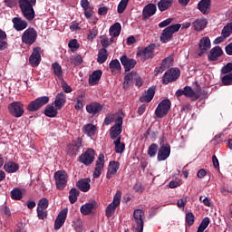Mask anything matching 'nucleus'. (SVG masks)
Returning <instances> with one entry per match:
<instances>
[{
  "label": "nucleus",
  "instance_id": "f257e3e1",
  "mask_svg": "<svg viewBox=\"0 0 232 232\" xmlns=\"http://www.w3.org/2000/svg\"><path fill=\"white\" fill-rule=\"evenodd\" d=\"M18 3L24 17L27 21H34L35 19L34 6H35L37 0H18Z\"/></svg>",
  "mask_w": 232,
  "mask_h": 232
},
{
  "label": "nucleus",
  "instance_id": "f03ea898",
  "mask_svg": "<svg viewBox=\"0 0 232 232\" xmlns=\"http://www.w3.org/2000/svg\"><path fill=\"white\" fill-rule=\"evenodd\" d=\"M202 93H206V92H202V89H200V87H198V89L194 91L191 87L185 86L184 90L179 89L176 92V97H182V95H185V97H188V99L195 102L198 101V99H200Z\"/></svg>",
  "mask_w": 232,
  "mask_h": 232
},
{
  "label": "nucleus",
  "instance_id": "7ed1b4c3",
  "mask_svg": "<svg viewBox=\"0 0 232 232\" xmlns=\"http://www.w3.org/2000/svg\"><path fill=\"white\" fill-rule=\"evenodd\" d=\"M181 26L182 24H175L165 28L160 35L161 43H169V41L173 39V34H177V32L180 30Z\"/></svg>",
  "mask_w": 232,
  "mask_h": 232
},
{
  "label": "nucleus",
  "instance_id": "20e7f679",
  "mask_svg": "<svg viewBox=\"0 0 232 232\" xmlns=\"http://www.w3.org/2000/svg\"><path fill=\"white\" fill-rule=\"evenodd\" d=\"M133 218L135 224L132 226L135 232L144 231V210L135 209L133 213Z\"/></svg>",
  "mask_w": 232,
  "mask_h": 232
},
{
  "label": "nucleus",
  "instance_id": "39448f33",
  "mask_svg": "<svg viewBox=\"0 0 232 232\" xmlns=\"http://www.w3.org/2000/svg\"><path fill=\"white\" fill-rule=\"evenodd\" d=\"M169 110H171V101L165 99L158 104L155 110V115L158 119H162L169 113Z\"/></svg>",
  "mask_w": 232,
  "mask_h": 232
},
{
  "label": "nucleus",
  "instance_id": "423d86ee",
  "mask_svg": "<svg viewBox=\"0 0 232 232\" xmlns=\"http://www.w3.org/2000/svg\"><path fill=\"white\" fill-rule=\"evenodd\" d=\"M21 39L24 44L32 46V44L37 41V31L32 27H29L23 33Z\"/></svg>",
  "mask_w": 232,
  "mask_h": 232
},
{
  "label": "nucleus",
  "instance_id": "0eeeda50",
  "mask_svg": "<svg viewBox=\"0 0 232 232\" xmlns=\"http://www.w3.org/2000/svg\"><path fill=\"white\" fill-rule=\"evenodd\" d=\"M54 180L57 189H64L68 184V173L64 170L56 171L54 173Z\"/></svg>",
  "mask_w": 232,
  "mask_h": 232
},
{
  "label": "nucleus",
  "instance_id": "6e6552de",
  "mask_svg": "<svg viewBox=\"0 0 232 232\" xmlns=\"http://www.w3.org/2000/svg\"><path fill=\"white\" fill-rule=\"evenodd\" d=\"M48 102H50V97H39L29 103L27 110L28 111H37V110H40V108H43V106L48 104Z\"/></svg>",
  "mask_w": 232,
  "mask_h": 232
},
{
  "label": "nucleus",
  "instance_id": "1a4fd4ad",
  "mask_svg": "<svg viewBox=\"0 0 232 232\" xmlns=\"http://www.w3.org/2000/svg\"><path fill=\"white\" fill-rule=\"evenodd\" d=\"M9 113L13 117H16V119H19V117H23L24 114V107L23 106V103L20 102H14L8 105Z\"/></svg>",
  "mask_w": 232,
  "mask_h": 232
},
{
  "label": "nucleus",
  "instance_id": "9d476101",
  "mask_svg": "<svg viewBox=\"0 0 232 232\" xmlns=\"http://www.w3.org/2000/svg\"><path fill=\"white\" fill-rule=\"evenodd\" d=\"M179 77H180V70L179 68L169 69L163 75V84H169V82L177 81Z\"/></svg>",
  "mask_w": 232,
  "mask_h": 232
},
{
  "label": "nucleus",
  "instance_id": "9b49d317",
  "mask_svg": "<svg viewBox=\"0 0 232 232\" xmlns=\"http://www.w3.org/2000/svg\"><path fill=\"white\" fill-rule=\"evenodd\" d=\"M198 50L199 52L198 53V55L199 57H202L204 53H208V52L211 50V40L209 39V37L205 36L199 40Z\"/></svg>",
  "mask_w": 232,
  "mask_h": 232
},
{
  "label": "nucleus",
  "instance_id": "f8f14e48",
  "mask_svg": "<svg viewBox=\"0 0 232 232\" xmlns=\"http://www.w3.org/2000/svg\"><path fill=\"white\" fill-rule=\"evenodd\" d=\"M95 160V150L93 149L87 150L80 156V162L85 166H90Z\"/></svg>",
  "mask_w": 232,
  "mask_h": 232
},
{
  "label": "nucleus",
  "instance_id": "ddd939ff",
  "mask_svg": "<svg viewBox=\"0 0 232 232\" xmlns=\"http://www.w3.org/2000/svg\"><path fill=\"white\" fill-rule=\"evenodd\" d=\"M121 204V194H116L113 201L109 204L106 208V217L110 218L113 216V213H115V209H117V207Z\"/></svg>",
  "mask_w": 232,
  "mask_h": 232
},
{
  "label": "nucleus",
  "instance_id": "4468645a",
  "mask_svg": "<svg viewBox=\"0 0 232 232\" xmlns=\"http://www.w3.org/2000/svg\"><path fill=\"white\" fill-rule=\"evenodd\" d=\"M66 217H68V208H63L60 211L54 221V229L57 231L61 229L62 226H64L66 222Z\"/></svg>",
  "mask_w": 232,
  "mask_h": 232
},
{
  "label": "nucleus",
  "instance_id": "2eb2a0df",
  "mask_svg": "<svg viewBox=\"0 0 232 232\" xmlns=\"http://www.w3.org/2000/svg\"><path fill=\"white\" fill-rule=\"evenodd\" d=\"M29 63L34 68L37 67L38 64H41V47H34L33 53L29 57Z\"/></svg>",
  "mask_w": 232,
  "mask_h": 232
},
{
  "label": "nucleus",
  "instance_id": "dca6fc26",
  "mask_svg": "<svg viewBox=\"0 0 232 232\" xmlns=\"http://www.w3.org/2000/svg\"><path fill=\"white\" fill-rule=\"evenodd\" d=\"M153 50H155V45H149L145 47L142 50H140L137 53L138 57H140V59H153L155 53H153Z\"/></svg>",
  "mask_w": 232,
  "mask_h": 232
},
{
  "label": "nucleus",
  "instance_id": "f3484780",
  "mask_svg": "<svg viewBox=\"0 0 232 232\" xmlns=\"http://www.w3.org/2000/svg\"><path fill=\"white\" fill-rule=\"evenodd\" d=\"M102 169H104V154H100L96 160V166L92 174L93 179H99L101 177V173H102Z\"/></svg>",
  "mask_w": 232,
  "mask_h": 232
},
{
  "label": "nucleus",
  "instance_id": "a211bd4d",
  "mask_svg": "<svg viewBox=\"0 0 232 232\" xmlns=\"http://www.w3.org/2000/svg\"><path fill=\"white\" fill-rule=\"evenodd\" d=\"M119 168H121V163H119L118 161H110L106 174V179H108V180L113 179V177L117 175Z\"/></svg>",
  "mask_w": 232,
  "mask_h": 232
},
{
  "label": "nucleus",
  "instance_id": "6ab92c4d",
  "mask_svg": "<svg viewBox=\"0 0 232 232\" xmlns=\"http://www.w3.org/2000/svg\"><path fill=\"white\" fill-rule=\"evenodd\" d=\"M170 154H171V147L169 144L162 145L158 151L159 162H162V160H166Z\"/></svg>",
  "mask_w": 232,
  "mask_h": 232
},
{
  "label": "nucleus",
  "instance_id": "aec40b11",
  "mask_svg": "<svg viewBox=\"0 0 232 232\" xmlns=\"http://www.w3.org/2000/svg\"><path fill=\"white\" fill-rule=\"evenodd\" d=\"M13 26L16 32H23L28 28V22L23 20L21 17H14L12 19Z\"/></svg>",
  "mask_w": 232,
  "mask_h": 232
},
{
  "label": "nucleus",
  "instance_id": "412c9836",
  "mask_svg": "<svg viewBox=\"0 0 232 232\" xmlns=\"http://www.w3.org/2000/svg\"><path fill=\"white\" fill-rule=\"evenodd\" d=\"M120 61L125 69V72H130V70H133L135 65L137 64V61L135 59L128 58V56L123 55L120 58Z\"/></svg>",
  "mask_w": 232,
  "mask_h": 232
},
{
  "label": "nucleus",
  "instance_id": "4be33fe9",
  "mask_svg": "<svg viewBox=\"0 0 232 232\" xmlns=\"http://www.w3.org/2000/svg\"><path fill=\"white\" fill-rule=\"evenodd\" d=\"M157 14V5L155 4H149L144 6L142 11L143 19H150V17H153Z\"/></svg>",
  "mask_w": 232,
  "mask_h": 232
},
{
  "label": "nucleus",
  "instance_id": "5701e85b",
  "mask_svg": "<svg viewBox=\"0 0 232 232\" xmlns=\"http://www.w3.org/2000/svg\"><path fill=\"white\" fill-rule=\"evenodd\" d=\"M198 9L204 15H208L211 12V0H201L198 4Z\"/></svg>",
  "mask_w": 232,
  "mask_h": 232
},
{
  "label": "nucleus",
  "instance_id": "b1692460",
  "mask_svg": "<svg viewBox=\"0 0 232 232\" xmlns=\"http://www.w3.org/2000/svg\"><path fill=\"white\" fill-rule=\"evenodd\" d=\"M155 86H151L149 88L140 98L141 102H151L153 101V97H155Z\"/></svg>",
  "mask_w": 232,
  "mask_h": 232
},
{
  "label": "nucleus",
  "instance_id": "393cba45",
  "mask_svg": "<svg viewBox=\"0 0 232 232\" xmlns=\"http://www.w3.org/2000/svg\"><path fill=\"white\" fill-rule=\"evenodd\" d=\"M222 53L224 52L222 51V48L220 46H215L213 47L208 55V61H218V57H221Z\"/></svg>",
  "mask_w": 232,
  "mask_h": 232
},
{
  "label": "nucleus",
  "instance_id": "a878e982",
  "mask_svg": "<svg viewBox=\"0 0 232 232\" xmlns=\"http://www.w3.org/2000/svg\"><path fill=\"white\" fill-rule=\"evenodd\" d=\"M86 111L91 115H97L100 111H102V105L99 102H92L86 105Z\"/></svg>",
  "mask_w": 232,
  "mask_h": 232
},
{
  "label": "nucleus",
  "instance_id": "bb28decb",
  "mask_svg": "<svg viewBox=\"0 0 232 232\" xmlns=\"http://www.w3.org/2000/svg\"><path fill=\"white\" fill-rule=\"evenodd\" d=\"M90 182H92V179H90V178L82 179L77 181L76 186L80 189V191H82L83 193H88L91 188Z\"/></svg>",
  "mask_w": 232,
  "mask_h": 232
},
{
  "label": "nucleus",
  "instance_id": "cd10ccee",
  "mask_svg": "<svg viewBox=\"0 0 232 232\" xmlns=\"http://www.w3.org/2000/svg\"><path fill=\"white\" fill-rule=\"evenodd\" d=\"M95 208H97V201H92L82 206L80 211L82 215H90Z\"/></svg>",
  "mask_w": 232,
  "mask_h": 232
},
{
  "label": "nucleus",
  "instance_id": "c85d7f7f",
  "mask_svg": "<svg viewBox=\"0 0 232 232\" xmlns=\"http://www.w3.org/2000/svg\"><path fill=\"white\" fill-rule=\"evenodd\" d=\"M66 104V94L60 92L56 95L53 105L57 110H61Z\"/></svg>",
  "mask_w": 232,
  "mask_h": 232
},
{
  "label": "nucleus",
  "instance_id": "c756f323",
  "mask_svg": "<svg viewBox=\"0 0 232 232\" xmlns=\"http://www.w3.org/2000/svg\"><path fill=\"white\" fill-rule=\"evenodd\" d=\"M101 77H102V71L101 70L94 71L89 76V84H92V86L95 84H99V81H101Z\"/></svg>",
  "mask_w": 232,
  "mask_h": 232
},
{
  "label": "nucleus",
  "instance_id": "7c9ffc66",
  "mask_svg": "<svg viewBox=\"0 0 232 232\" xmlns=\"http://www.w3.org/2000/svg\"><path fill=\"white\" fill-rule=\"evenodd\" d=\"M82 131L87 135V137H94L95 133H97V126L87 123L82 127Z\"/></svg>",
  "mask_w": 232,
  "mask_h": 232
},
{
  "label": "nucleus",
  "instance_id": "2f4dec72",
  "mask_svg": "<svg viewBox=\"0 0 232 232\" xmlns=\"http://www.w3.org/2000/svg\"><path fill=\"white\" fill-rule=\"evenodd\" d=\"M58 110L60 109H57L53 103L48 104L45 107L44 115L50 118L57 117Z\"/></svg>",
  "mask_w": 232,
  "mask_h": 232
},
{
  "label": "nucleus",
  "instance_id": "473e14b6",
  "mask_svg": "<svg viewBox=\"0 0 232 232\" xmlns=\"http://www.w3.org/2000/svg\"><path fill=\"white\" fill-rule=\"evenodd\" d=\"M121 30L122 26L121 25V23H115L110 27L109 34L111 37H119Z\"/></svg>",
  "mask_w": 232,
  "mask_h": 232
},
{
  "label": "nucleus",
  "instance_id": "72a5a7b5",
  "mask_svg": "<svg viewBox=\"0 0 232 232\" xmlns=\"http://www.w3.org/2000/svg\"><path fill=\"white\" fill-rule=\"evenodd\" d=\"M173 6V0H160L158 3V8L160 12H166Z\"/></svg>",
  "mask_w": 232,
  "mask_h": 232
},
{
  "label": "nucleus",
  "instance_id": "f704fd0d",
  "mask_svg": "<svg viewBox=\"0 0 232 232\" xmlns=\"http://www.w3.org/2000/svg\"><path fill=\"white\" fill-rule=\"evenodd\" d=\"M4 169L6 173H15L19 170V165L14 161H8L5 163Z\"/></svg>",
  "mask_w": 232,
  "mask_h": 232
},
{
  "label": "nucleus",
  "instance_id": "c9c22d12",
  "mask_svg": "<svg viewBox=\"0 0 232 232\" xmlns=\"http://www.w3.org/2000/svg\"><path fill=\"white\" fill-rule=\"evenodd\" d=\"M121 133H122L121 128L111 127L110 130L111 139H112V140H114V141L121 140Z\"/></svg>",
  "mask_w": 232,
  "mask_h": 232
},
{
  "label": "nucleus",
  "instance_id": "e433bc0d",
  "mask_svg": "<svg viewBox=\"0 0 232 232\" xmlns=\"http://www.w3.org/2000/svg\"><path fill=\"white\" fill-rule=\"evenodd\" d=\"M208 24V20L206 19H197L194 23V30H196V32H200L201 30H204V28H206Z\"/></svg>",
  "mask_w": 232,
  "mask_h": 232
},
{
  "label": "nucleus",
  "instance_id": "4c0bfd02",
  "mask_svg": "<svg viewBox=\"0 0 232 232\" xmlns=\"http://www.w3.org/2000/svg\"><path fill=\"white\" fill-rule=\"evenodd\" d=\"M107 60H108V51L104 48L100 49L98 52L97 63H99V64H104V63H106Z\"/></svg>",
  "mask_w": 232,
  "mask_h": 232
},
{
  "label": "nucleus",
  "instance_id": "58836bf2",
  "mask_svg": "<svg viewBox=\"0 0 232 232\" xmlns=\"http://www.w3.org/2000/svg\"><path fill=\"white\" fill-rule=\"evenodd\" d=\"M139 77V74L135 72H129L124 77V84H133L135 80Z\"/></svg>",
  "mask_w": 232,
  "mask_h": 232
},
{
  "label": "nucleus",
  "instance_id": "ea45409f",
  "mask_svg": "<svg viewBox=\"0 0 232 232\" xmlns=\"http://www.w3.org/2000/svg\"><path fill=\"white\" fill-rule=\"evenodd\" d=\"M81 192L77 188H71L69 191V201L71 204H75L77 202V198Z\"/></svg>",
  "mask_w": 232,
  "mask_h": 232
},
{
  "label": "nucleus",
  "instance_id": "a19ab883",
  "mask_svg": "<svg viewBox=\"0 0 232 232\" xmlns=\"http://www.w3.org/2000/svg\"><path fill=\"white\" fill-rule=\"evenodd\" d=\"M52 68L53 70L54 75H56L58 79H63V67L61 64L53 63L52 64Z\"/></svg>",
  "mask_w": 232,
  "mask_h": 232
},
{
  "label": "nucleus",
  "instance_id": "79ce46f5",
  "mask_svg": "<svg viewBox=\"0 0 232 232\" xmlns=\"http://www.w3.org/2000/svg\"><path fill=\"white\" fill-rule=\"evenodd\" d=\"M113 144L115 146L116 153H124V150H126V145L121 142V140H114Z\"/></svg>",
  "mask_w": 232,
  "mask_h": 232
},
{
  "label": "nucleus",
  "instance_id": "37998d69",
  "mask_svg": "<svg viewBox=\"0 0 232 232\" xmlns=\"http://www.w3.org/2000/svg\"><path fill=\"white\" fill-rule=\"evenodd\" d=\"M11 198H13V200H21L23 198V191L17 188H14L11 191Z\"/></svg>",
  "mask_w": 232,
  "mask_h": 232
},
{
  "label": "nucleus",
  "instance_id": "c03bdc74",
  "mask_svg": "<svg viewBox=\"0 0 232 232\" xmlns=\"http://www.w3.org/2000/svg\"><path fill=\"white\" fill-rule=\"evenodd\" d=\"M109 68L111 72H121V62L117 59L111 61Z\"/></svg>",
  "mask_w": 232,
  "mask_h": 232
},
{
  "label": "nucleus",
  "instance_id": "a18cd8bd",
  "mask_svg": "<svg viewBox=\"0 0 232 232\" xmlns=\"http://www.w3.org/2000/svg\"><path fill=\"white\" fill-rule=\"evenodd\" d=\"M231 34H232V24H227L223 27L221 31V35H223V37L227 39V37H229Z\"/></svg>",
  "mask_w": 232,
  "mask_h": 232
},
{
  "label": "nucleus",
  "instance_id": "49530a36",
  "mask_svg": "<svg viewBox=\"0 0 232 232\" xmlns=\"http://www.w3.org/2000/svg\"><path fill=\"white\" fill-rule=\"evenodd\" d=\"M128 3H130V0H121L117 8L118 14H124V10H126Z\"/></svg>",
  "mask_w": 232,
  "mask_h": 232
},
{
  "label": "nucleus",
  "instance_id": "de8ad7c7",
  "mask_svg": "<svg viewBox=\"0 0 232 232\" xmlns=\"http://www.w3.org/2000/svg\"><path fill=\"white\" fill-rule=\"evenodd\" d=\"M71 64H74V66H79L82 63V56L81 54L72 55L70 58Z\"/></svg>",
  "mask_w": 232,
  "mask_h": 232
},
{
  "label": "nucleus",
  "instance_id": "09e8293b",
  "mask_svg": "<svg viewBox=\"0 0 232 232\" xmlns=\"http://www.w3.org/2000/svg\"><path fill=\"white\" fill-rule=\"evenodd\" d=\"M221 82L224 84V86H231L232 84V72H229L228 74L225 75L221 79Z\"/></svg>",
  "mask_w": 232,
  "mask_h": 232
},
{
  "label": "nucleus",
  "instance_id": "8fccbe9b",
  "mask_svg": "<svg viewBox=\"0 0 232 232\" xmlns=\"http://www.w3.org/2000/svg\"><path fill=\"white\" fill-rule=\"evenodd\" d=\"M157 150H159V145L152 143L148 150V155L150 157H155L157 155Z\"/></svg>",
  "mask_w": 232,
  "mask_h": 232
},
{
  "label": "nucleus",
  "instance_id": "3c124183",
  "mask_svg": "<svg viewBox=\"0 0 232 232\" xmlns=\"http://www.w3.org/2000/svg\"><path fill=\"white\" fill-rule=\"evenodd\" d=\"M161 66L163 68H169L170 66H173V57L168 56L165 58L161 63Z\"/></svg>",
  "mask_w": 232,
  "mask_h": 232
},
{
  "label": "nucleus",
  "instance_id": "603ef678",
  "mask_svg": "<svg viewBox=\"0 0 232 232\" xmlns=\"http://www.w3.org/2000/svg\"><path fill=\"white\" fill-rule=\"evenodd\" d=\"M69 48L72 52H76V50H79V42H77V39H72L68 44Z\"/></svg>",
  "mask_w": 232,
  "mask_h": 232
},
{
  "label": "nucleus",
  "instance_id": "864d4df0",
  "mask_svg": "<svg viewBox=\"0 0 232 232\" xmlns=\"http://www.w3.org/2000/svg\"><path fill=\"white\" fill-rule=\"evenodd\" d=\"M83 12L86 19L93 17V14H95V12L93 11V5H91L90 7L83 9Z\"/></svg>",
  "mask_w": 232,
  "mask_h": 232
},
{
  "label": "nucleus",
  "instance_id": "5fc2aeb1",
  "mask_svg": "<svg viewBox=\"0 0 232 232\" xmlns=\"http://www.w3.org/2000/svg\"><path fill=\"white\" fill-rule=\"evenodd\" d=\"M48 208V198H43L39 200L37 208L39 209H46Z\"/></svg>",
  "mask_w": 232,
  "mask_h": 232
},
{
  "label": "nucleus",
  "instance_id": "6e6d98bb",
  "mask_svg": "<svg viewBox=\"0 0 232 232\" xmlns=\"http://www.w3.org/2000/svg\"><path fill=\"white\" fill-rule=\"evenodd\" d=\"M186 222L188 226H191L192 224H195V216L191 212H188L186 214Z\"/></svg>",
  "mask_w": 232,
  "mask_h": 232
},
{
  "label": "nucleus",
  "instance_id": "4d7b16f0",
  "mask_svg": "<svg viewBox=\"0 0 232 232\" xmlns=\"http://www.w3.org/2000/svg\"><path fill=\"white\" fill-rule=\"evenodd\" d=\"M79 146H81V143H79L78 145H75L73 143L69 145L68 150L70 153H72V155H75L77 151H79Z\"/></svg>",
  "mask_w": 232,
  "mask_h": 232
},
{
  "label": "nucleus",
  "instance_id": "13d9d810",
  "mask_svg": "<svg viewBox=\"0 0 232 232\" xmlns=\"http://www.w3.org/2000/svg\"><path fill=\"white\" fill-rule=\"evenodd\" d=\"M232 72V63H228L227 65H225L224 67H222L221 69V73H231Z\"/></svg>",
  "mask_w": 232,
  "mask_h": 232
},
{
  "label": "nucleus",
  "instance_id": "bf43d9fd",
  "mask_svg": "<svg viewBox=\"0 0 232 232\" xmlns=\"http://www.w3.org/2000/svg\"><path fill=\"white\" fill-rule=\"evenodd\" d=\"M37 215L38 218H41V220H44V218H46V217L48 216L46 211H44V208H37Z\"/></svg>",
  "mask_w": 232,
  "mask_h": 232
},
{
  "label": "nucleus",
  "instance_id": "052dcab7",
  "mask_svg": "<svg viewBox=\"0 0 232 232\" xmlns=\"http://www.w3.org/2000/svg\"><path fill=\"white\" fill-rule=\"evenodd\" d=\"M172 22H173V18H168V19L162 21L161 23H160L159 27L166 28V26H169V24H171Z\"/></svg>",
  "mask_w": 232,
  "mask_h": 232
},
{
  "label": "nucleus",
  "instance_id": "680f3d73",
  "mask_svg": "<svg viewBox=\"0 0 232 232\" xmlns=\"http://www.w3.org/2000/svg\"><path fill=\"white\" fill-rule=\"evenodd\" d=\"M97 34H99V31H97V29L93 28L92 30H91L88 34V39L90 41H93L95 37H97Z\"/></svg>",
  "mask_w": 232,
  "mask_h": 232
},
{
  "label": "nucleus",
  "instance_id": "e2e57ef3",
  "mask_svg": "<svg viewBox=\"0 0 232 232\" xmlns=\"http://www.w3.org/2000/svg\"><path fill=\"white\" fill-rule=\"evenodd\" d=\"M114 117H115V114L107 115L106 118L104 119V124L106 126H110V124H111L113 122Z\"/></svg>",
  "mask_w": 232,
  "mask_h": 232
},
{
  "label": "nucleus",
  "instance_id": "0e129e2a",
  "mask_svg": "<svg viewBox=\"0 0 232 232\" xmlns=\"http://www.w3.org/2000/svg\"><path fill=\"white\" fill-rule=\"evenodd\" d=\"M4 3L5 6H8V8H14L17 3V0H4Z\"/></svg>",
  "mask_w": 232,
  "mask_h": 232
},
{
  "label": "nucleus",
  "instance_id": "69168bd1",
  "mask_svg": "<svg viewBox=\"0 0 232 232\" xmlns=\"http://www.w3.org/2000/svg\"><path fill=\"white\" fill-rule=\"evenodd\" d=\"M101 44L104 49H106L108 46H110V44H111V42H110L108 37H105L101 40Z\"/></svg>",
  "mask_w": 232,
  "mask_h": 232
},
{
  "label": "nucleus",
  "instance_id": "338daca9",
  "mask_svg": "<svg viewBox=\"0 0 232 232\" xmlns=\"http://www.w3.org/2000/svg\"><path fill=\"white\" fill-rule=\"evenodd\" d=\"M108 10H110V8H108V6L99 7L98 14H99V15H106V14H108Z\"/></svg>",
  "mask_w": 232,
  "mask_h": 232
},
{
  "label": "nucleus",
  "instance_id": "774afa93",
  "mask_svg": "<svg viewBox=\"0 0 232 232\" xmlns=\"http://www.w3.org/2000/svg\"><path fill=\"white\" fill-rule=\"evenodd\" d=\"M75 110H82L84 108V103L82 102V100L77 99V102L74 105Z\"/></svg>",
  "mask_w": 232,
  "mask_h": 232
}]
</instances>
